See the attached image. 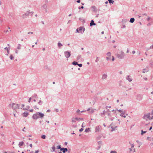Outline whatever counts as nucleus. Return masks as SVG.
<instances>
[{"label": "nucleus", "mask_w": 153, "mask_h": 153, "mask_svg": "<svg viewBox=\"0 0 153 153\" xmlns=\"http://www.w3.org/2000/svg\"><path fill=\"white\" fill-rule=\"evenodd\" d=\"M15 105V103H13L12 104H9V106L11 107L14 109H17L19 108L20 105L19 104H17L16 105V106L15 107H14V105Z\"/></svg>", "instance_id": "nucleus-1"}, {"label": "nucleus", "mask_w": 153, "mask_h": 153, "mask_svg": "<svg viewBox=\"0 0 153 153\" xmlns=\"http://www.w3.org/2000/svg\"><path fill=\"white\" fill-rule=\"evenodd\" d=\"M64 54L67 58H69L71 55V52L70 51H66L64 52Z\"/></svg>", "instance_id": "nucleus-2"}, {"label": "nucleus", "mask_w": 153, "mask_h": 153, "mask_svg": "<svg viewBox=\"0 0 153 153\" xmlns=\"http://www.w3.org/2000/svg\"><path fill=\"white\" fill-rule=\"evenodd\" d=\"M124 53L123 52L121 51L120 53L118 54L117 55V57L120 59H122L124 58Z\"/></svg>", "instance_id": "nucleus-3"}, {"label": "nucleus", "mask_w": 153, "mask_h": 153, "mask_svg": "<svg viewBox=\"0 0 153 153\" xmlns=\"http://www.w3.org/2000/svg\"><path fill=\"white\" fill-rule=\"evenodd\" d=\"M150 114L149 113H148L147 114H144L143 117V118L147 120L148 119L150 120Z\"/></svg>", "instance_id": "nucleus-4"}, {"label": "nucleus", "mask_w": 153, "mask_h": 153, "mask_svg": "<svg viewBox=\"0 0 153 153\" xmlns=\"http://www.w3.org/2000/svg\"><path fill=\"white\" fill-rule=\"evenodd\" d=\"M78 29L80 33H83L85 30V28L84 27H80L78 28Z\"/></svg>", "instance_id": "nucleus-5"}, {"label": "nucleus", "mask_w": 153, "mask_h": 153, "mask_svg": "<svg viewBox=\"0 0 153 153\" xmlns=\"http://www.w3.org/2000/svg\"><path fill=\"white\" fill-rule=\"evenodd\" d=\"M30 13V10H29V11H27L25 14H24L22 15L23 18H26V16H29V14Z\"/></svg>", "instance_id": "nucleus-6"}, {"label": "nucleus", "mask_w": 153, "mask_h": 153, "mask_svg": "<svg viewBox=\"0 0 153 153\" xmlns=\"http://www.w3.org/2000/svg\"><path fill=\"white\" fill-rule=\"evenodd\" d=\"M136 99L139 101L141 100L142 99V96L141 94H137L136 96Z\"/></svg>", "instance_id": "nucleus-7"}, {"label": "nucleus", "mask_w": 153, "mask_h": 153, "mask_svg": "<svg viewBox=\"0 0 153 153\" xmlns=\"http://www.w3.org/2000/svg\"><path fill=\"white\" fill-rule=\"evenodd\" d=\"M39 116V118L41 119L42 118L44 117V114L40 112H37Z\"/></svg>", "instance_id": "nucleus-8"}, {"label": "nucleus", "mask_w": 153, "mask_h": 153, "mask_svg": "<svg viewBox=\"0 0 153 153\" xmlns=\"http://www.w3.org/2000/svg\"><path fill=\"white\" fill-rule=\"evenodd\" d=\"M61 151H62L63 153H65L68 152V149L66 148H62L61 149Z\"/></svg>", "instance_id": "nucleus-9"}, {"label": "nucleus", "mask_w": 153, "mask_h": 153, "mask_svg": "<svg viewBox=\"0 0 153 153\" xmlns=\"http://www.w3.org/2000/svg\"><path fill=\"white\" fill-rule=\"evenodd\" d=\"M37 115H38L37 112L36 114H34L32 116V118H33V119L36 120H37Z\"/></svg>", "instance_id": "nucleus-10"}, {"label": "nucleus", "mask_w": 153, "mask_h": 153, "mask_svg": "<svg viewBox=\"0 0 153 153\" xmlns=\"http://www.w3.org/2000/svg\"><path fill=\"white\" fill-rule=\"evenodd\" d=\"M108 75L107 74H104L102 76V79H105L107 78Z\"/></svg>", "instance_id": "nucleus-11"}, {"label": "nucleus", "mask_w": 153, "mask_h": 153, "mask_svg": "<svg viewBox=\"0 0 153 153\" xmlns=\"http://www.w3.org/2000/svg\"><path fill=\"white\" fill-rule=\"evenodd\" d=\"M29 113L27 112L26 111L24 113H23L22 116L23 117H27Z\"/></svg>", "instance_id": "nucleus-12"}, {"label": "nucleus", "mask_w": 153, "mask_h": 153, "mask_svg": "<svg viewBox=\"0 0 153 153\" xmlns=\"http://www.w3.org/2000/svg\"><path fill=\"white\" fill-rule=\"evenodd\" d=\"M96 25V23H94V21L93 20H92L91 21V22L90 23V26L95 25Z\"/></svg>", "instance_id": "nucleus-13"}, {"label": "nucleus", "mask_w": 153, "mask_h": 153, "mask_svg": "<svg viewBox=\"0 0 153 153\" xmlns=\"http://www.w3.org/2000/svg\"><path fill=\"white\" fill-rule=\"evenodd\" d=\"M126 79L127 80H128L129 82H131L132 80V79L130 78H129V75L127 76L126 78Z\"/></svg>", "instance_id": "nucleus-14"}, {"label": "nucleus", "mask_w": 153, "mask_h": 153, "mask_svg": "<svg viewBox=\"0 0 153 153\" xmlns=\"http://www.w3.org/2000/svg\"><path fill=\"white\" fill-rule=\"evenodd\" d=\"M125 111L124 110V112L123 111V112L121 114H120V116L122 117H123L124 118L126 117V116L124 115L125 114Z\"/></svg>", "instance_id": "nucleus-15"}, {"label": "nucleus", "mask_w": 153, "mask_h": 153, "mask_svg": "<svg viewBox=\"0 0 153 153\" xmlns=\"http://www.w3.org/2000/svg\"><path fill=\"white\" fill-rule=\"evenodd\" d=\"M95 131L96 132L99 131L100 130L99 126H96L95 127Z\"/></svg>", "instance_id": "nucleus-16"}, {"label": "nucleus", "mask_w": 153, "mask_h": 153, "mask_svg": "<svg viewBox=\"0 0 153 153\" xmlns=\"http://www.w3.org/2000/svg\"><path fill=\"white\" fill-rule=\"evenodd\" d=\"M135 19L134 18H131L130 19L129 22L131 23H133Z\"/></svg>", "instance_id": "nucleus-17"}, {"label": "nucleus", "mask_w": 153, "mask_h": 153, "mask_svg": "<svg viewBox=\"0 0 153 153\" xmlns=\"http://www.w3.org/2000/svg\"><path fill=\"white\" fill-rule=\"evenodd\" d=\"M24 144V143L23 141L20 142L19 144V147L22 146Z\"/></svg>", "instance_id": "nucleus-18"}, {"label": "nucleus", "mask_w": 153, "mask_h": 153, "mask_svg": "<svg viewBox=\"0 0 153 153\" xmlns=\"http://www.w3.org/2000/svg\"><path fill=\"white\" fill-rule=\"evenodd\" d=\"M42 7L45 9V10H46V12H47V5L46 4H44L43 6H42Z\"/></svg>", "instance_id": "nucleus-19"}, {"label": "nucleus", "mask_w": 153, "mask_h": 153, "mask_svg": "<svg viewBox=\"0 0 153 153\" xmlns=\"http://www.w3.org/2000/svg\"><path fill=\"white\" fill-rule=\"evenodd\" d=\"M32 98H36L38 97H37V94H34L32 95Z\"/></svg>", "instance_id": "nucleus-20"}, {"label": "nucleus", "mask_w": 153, "mask_h": 153, "mask_svg": "<svg viewBox=\"0 0 153 153\" xmlns=\"http://www.w3.org/2000/svg\"><path fill=\"white\" fill-rule=\"evenodd\" d=\"M51 148H52V150H51V152H56V151L55 150V147L54 146H53Z\"/></svg>", "instance_id": "nucleus-21"}, {"label": "nucleus", "mask_w": 153, "mask_h": 153, "mask_svg": "<svg viewBox=\"0 0 153 153\" xmlns=\"http://www.w3.org/2000/svg\"><path fill=\"white\" fill-rule=\"evenodd\" d=\"M57 45L59 48H60V47L63 46V45L59 42H58Z\"/></svg>", "instance_id": "nucleus-22"}, {"label": "nucleus", "mask_w": 153, "mask_h": 153, "mask_svg": "<svg viewBox=\"0 0 153 153\" xmlns=\"http://www.w3.org/2000/svg\"><path fill=\"white\" fill-rule=\"evenodd\" d=\"M72 64L74 65H77L78 62L75 61H74L72 62Z\"/></svg>", "instance_id": "nucleus-23"}, {"label": "nucleus", "mask_w": 153, "mask_h": 153, "mask_svg": "<svg viewBox=\"0 0 153 153\" xmlns=\"http://www.w3.org/2000/svg\"><path fill=\"white\" fill-rule=\"evenodd\" d=\"M106 112H107L106 111H105V110H104L103 111V112L102 113H100V115H101V116L102 115H105V113Z\"/></svg>", "instance_id": "nucleus-24"}, {"label": "nucleus", "mask_w": 153, "mask_h": 153, "mask_svg": "<svg viewBox=\"0 0 153 153\" xmlns=\"http://www.w3.org/2000/svg\"><path fill=\"white\" fill-rule=\"evenodd\" d=\"M91 8L92 9V10L93 11H95L96 9V7L94 6H92L91 7Z\"/></svg>", "instance_id": "nucleus-25"}, {"label": "nucleus", "mask_w": 153, "mask_h": 153, "mask_svg": "<svg viewBox=\"0 0 153 153\" xmlns=\"http://www.w3.org/2000/svg\"><path fill=\"white\" fill-rule=\"evenodd\" d=\"M21 45L20 44L18 45V47H17V49L19 50L21 48Z\"/></svg>", "instance_id": "nucleus-26"}, {"label": "nucleus", "mask_w": 153, "mask_h": 153, "mask_svg": "<svg viewBox=\"0 0 153 153\" xmlns=\"http://www.w3.org/2000/svg\"><path fill=\"white\" fill-rule=\"evenodd\" d=\"M56 148L58 149H60V150L61 151L62 148L61 147V146L60 145H59L57 146Z\"/></svg>", "instance_id": "nucleus-27"}, {"label": "nucleus", "mask_w": 153, "mask_h": 153, "mask_svg": "<svg viewBox=\"0 0 153 153\" xmlns=\"http://www.w3.org/2000/svg\"><path fill=\"white\" fill-rule=\"evenodd\" d=\"M46 136L45 135H42L41 136V138L43 139L46 138Z\"/></svg>", "instance_id": "nucleus-28"}, {"label": "nucleus", "mask_w": 153, "mask_h": 153, "mask_svg": "<svg viewBox=\"0 0 153 153\" xmlns=\"http://www.w3.org/2000/svg\"><path fill=\"white\" fill-rule=\"evenodd\" d=\"M108 2L110 3V4H113L114 1L112 0H108Z\"/></svg>", "instance_id": "nucleus-29"}, {"label": "nucleus", "mask_w": 153, "mask_h": 153, "mask_svg": "<svg viewBox=\"0 0 153 153\" xmlns=\"http://www.w3.org/2000/svg\"><path fill=\"white\" fill-rule=\"evenodd\" d=\"M89 130H90L89 128H86L85 129V132H89Z\"/></svg>", "instance_id": "nucleus-30"}, {"label": "nucleus", "mask_w": 153, "mask_h": 153, "mask_svg": "<svg viewBox=\"0 0 153 153\" xmlns=\"http://www.w3.org/2000/svg\"><path fill=\"white\" fill-rule=\"evenodd\" d=\"M10 59L13 60V59L14 57V56L12 54H11L10 55Z\"/></svg>", "instance_id": "nucleus-31"}, {"label": "nucleus", "mask_w": 153, "mask_h": 153, "mask_svg": "<svg viewBox=\"0 0 153 153\" xmlns=\"http://www.w3.org/2000/svg\"><path fill=\"white\" fill-rule=\"evenodd\" d=\"M107 56H111V53L110 52H108L106 54Z\"/></svg>", "instance_id": "nucleus-32"}, {"label": "nucleus", "mask_w": 153, "mask_h": 153, "mask_svg": "<svg viewBox=\"0 0 153 153\" xmlns=\"http://www.w3.org/2000/svg\"><path fill=\"white\" fill-rule=\"evenodd\" d=\"M42 103H43V102L41 100H40L39 101V102H38V104L40 105H42Z\"/></svg>", "instance_id": "nucleus-33"}, {"label": "nucleus", "mask_w": 153, "mask_h": 153, "mask_svg": "<svg viewBox=\"0 0 153 153\" xmlns=\"http://www.w3.org/2000/svg\"><path fill=\"white\" fill-rule=\"evenodd\" d=\"M81 55H79L77 57V60H79L81 58Z\"/></svg>", "instance_id": "nucleus-34"}, {"label": "nucleus", "mask_w": 153, "mask_h": 153, "mask_svg": "<svg viewBox=\"0 0 153 153\" xmlns=\"http://www.w3.org/2000/svg\"><path fill=\"white\" fill-rule=\"evenodd\" d=\"M146 131H143V130H141V135H143L144 134L146 133Z\"/></svg>", "instance_id": "nucleus-35"}, {"label": "nucleus", "mask_w": 153, "mask_h": 153, "mask_svg": "<svg viewBox=\"0 0 153 153\" xmlns=\"http://www.w3.org/2000/svg\"><path fill=\"white\" fill-rule=\"evenodd\" d=\"M111 128L112 129V130H111V132H112L114 130H115V127H114L113 126H111Z\"/></svg>", "instance_id": "nucleus-36"}, {"label": "nucleus", "mask_w": 153, "mask_h": 153, "mask_svg": "<svg viewBox=\"0 0 153 153\" xmlns=\"http://www.w3.org/2000/svg\"><path fill=\"white\" fill-rule=\"evenodd\" d=\"M75 120H83V118H78L76 117L75 118Z\"/></svg>", "instance_id": "nucleus-37"}, {"label": "nucleus", "mask_w": 153, "mask_h": 153, "mask_svg": "<svg viewBox=\"0 0 153 153\" xmlns=\"http://www.w3.org/2000/svg\"><path fill=\"white\" fill-rule=\"evenodd\" d=\"M117 111H118L119 112L121 113H122L123 112V111L124 112V110L123 111V110H122L120 109H119V110L117 109Z\"/></svg>", "instance_id": "nucleus-38"}, {"label": "nucleus", "mask_w": 153, "mask_h": 153, "mask_svg": "<svg viewBox=\"0 0 153 153\" xmlns=\"http://www.w3.org/2000/svg\"><path fill=\"white\" fill-rule=\"evenodd\" d=\"M114 117H110V118H109V119H110L111 120V121H112L114 120Z\"/></svg>", "instance_id": "nucleus-39"}, {"label": "nucleus", "mask_w": 153, "mask_h": 153, "mask_svg": "<svg viewBox=\"0 0 153 153\" xmlns=\"http://www.w3.org/2000/svg\"><path fill=\"white\" fill-rule=\"evenodd\" d=\"M84 8V7L83 6H81V7L79 6L78 7V8L79 9H83Z\"/></svg>", "instance_id": "nucleus-40"}, {"label": "nucleus", "mask_w": 153, "mask_h": 153, "mask_svg": "<svg viewBox=\"0 0 153 153\" xmlns=\"http://www.w3.org/2000/svg\"><path fill=\"white\" fill-rule=\"evenodd\" d=\"M84 129L83 128H82L80 129H79V131L80 132H81Z\"/></svg>", "instance_id": "nucleus-41"}, {"label": "nucleus", "mask_w": 153, "mask_h": 153, "mask_svg": "<svg viewBox=\"0 0 153 153\" xmlns=\"http://www.w3.org/2000/svg\"><path fill=\"white\" fill-rule=\"evenodd\" d=\"M78 66L80 67H81L82 66V64H78L77 65Z\"/></svg>", "instance_id": "nucleus-42"}, {"label": "nucleus", "mask_w": 153, "mask_h": 153, "mask_svg": "<svg viewBox=\"0 0 153 153\" xmlns=\"http://www.w3.org/2000/svg\"><path fill=\"white\" fill-rule=\"evenodd\" d=\"M4 49L5 50H7H7H10V47H8V48H7V47H6V48H5Z\"/></svg>", "instance_id": "nucleus-43"}, {"label": "nucleus", "mask_w": 153, "mask_h": 153, "mask_svg": "<svg viewBox=\"0 0 153 153\" xmlns=\"http://www.w3.org/2000/svg\"><path fill=\"white\" fill-rule=\"evenodd\" d=\"M99 57H97V59H96L95 61V62H98V61H99V59H99Z\"/></svg>", "instance_id": "nucleus-44"}, {"label": "nucleus", "mask_w": 153, "mask_h": 153, "mask_svg": "<svg viewBox=\"0 0 153 153\" xmlns=\"http://www.w3.org/2000/svg\"><path fill=\"white\" fill-rule=\"evenodd\" d=\"M110 153H117L115 151H111L110 152Z\"/></svg>", "instance_id": "nucleus-45"}, {"label": "nucleus", "mask_w": 153, "mask_h": 153, "mask_svg": "<svg viewBox=\"0 0 153 153\" xmlns=\"http://www.w3.org/2000/svg\"><path fill=\"white\" fill-rule=\"evenodd\" d=\"M72 122L73 123H75L76 122V120L75 119H73V118L72 119Z\"/></svg>", "instance_id": "nucleus-46"}, {"label": "nucleus", "mask_w": 153, "mask_h": 153, "mask_svg": "<svg viewBox=\"0 0 153 153\" xmlns=\"http://www.w3.org/2000/svg\"><path fill=\"white\" fill-rule=\"evenodd\" d=\"M106 59L107 61H109L110 60V58L108 57H106Z\"/></svg>", "instance_id": "nucleus-47"}, {"label": "nucleus", "mask_w": 153, "mask_h": 153, "mask_svg": "<svg viewBox=\"0 0 153 153\" xmlns=\"http://www.w3.org/2000/svg\"><path fill=\"white\" fill-rule=\"evenodd\" d=\"M32 98V97H30L29 98V100L28 101V102H30Z\"/></svg>", "instance_id": "nucleus-48"}, {"label": "nucleus", "mask_w": 153, "mask_h": 153, "mask_svg": "<svg viewBox=\"0 0 153 153\" xmlns=\"http://www.w3.org/2000/svg\"><path fill=\"white\" fill-rule=\"evenodd\" d=\"M98 143L99 145H100L102 143V142L101 141H98Z\"/></svg>", "instance_id": "nucleus-49"}, {"label": "nucleus", "mask_w": 153, "mask_h": 153, "mask_svg": "<svg viewBox=\"0 0 153 153\" xmlns=\"http://www.w3.org/2000/svg\"><path fill=\"white\" fill-rule=\"evenodd\" d=\"M76 33H80V32L79 31L78 28H77L76 29Z\"/></svg>", "instance_id": "nucleus-50"}, {"label": "nucleus", "mask_w": 153, "mask_h": 153, "mask_svg": "<svg viewBox=\"0 0 153 153\" xmlns=\"http://www.w3.org/2000/svg\"><path fill=\"white\" fill-rule=\"evenodd\" d=\"M94 112V109H92L91 110V111H90V112L91 113H93Z\"/></svg>", "instance_id": "nucleus-51"}, {"label": "nucleus", "mask_w": 153, "mask_h": 153, "mask_svg": "<svg viewBox=\"0 0 153 153\" xmlns=\"http://www.w3.org/2000/svg\"><path fill=\"white\" fill-rule=\"evenodd\" d=\"M128 21V20L126 19H123V21H122V22H126V21Z\"/></svg>", "instance_id": "nucleus-52"}, {"label": "nucleus", "mask_w": 153, "mask_h": 153, "mask_svg": "<svg viewBox=\"0 0 153 153\" xmlns=\"http://www.w3.org/2000/svg\"><path fill=\"white\" fill-rule=\"evenodd\" d=\"M107 109V111H107V112H108V113H110L111 111L110 110H109L108 109Z\"/></svg>", "instance_id": "nucleus-53"}, {"label": "nucleus", "mask_w": 153, "mask_h": 153, "mask_svg": "<svg viewBox=\"0 0 153 153\" xmlns=\"http://www.w3.org/2000/svg\"><path fill=\"white\" fill-rule=\"evenodd\" d=\"M100 147H101V146H98L97 147V150H99L100 149Z\"/></svg>", "instance_id": "nucleus-54"}, {"label": "nucleus", "mask_w": 153, "mask_h": 153, "mask_svg": "<svg viewBox=\"0 0 153 153\" xmlns=\"http://www.w3.org/2000/svg\"><path fill=\"white\" fill-rule=\"evenodd\" d=\"M33 108H34V109H36H36H39V108L37 107V106H36V105H35V106H34Z\"/></svg>", "instance_id": "nucleus-55"}, {"label": "nucleus", "mask_w": 153, "mask_h": 153, "mask_svg": "<svg viewBox=\"0 0 153 153\" xmlns=\"http://www.w3.org/2000/svg\"><path fill=\"white\" fill-rule=\"evenodd\" d=\"M150 19V17H148L147 19V20L148 21H149Z\"/></svg>", "instance_id": "nucleus-56"}, {"label": "nucleus", "mask_w": 153, "mask_h": 153, "mask_svg": "<svg viewBox=\"0 0 153 153\" xmlns=\"http://www.w3.org/2000/svg\"><path fill=\"white\" fill-rule=\"evenodd\" d=\"M100 138H101L100 137H97V140H100Z\"/></svg>", "instance_id": "nucleus-57"}, {"label": "nucleus", "mask_w": 153, "mask_h": 153, "mask_svg": "<svg viewBox=\"0 0 153 153\" xmlns=\"http://www.w3.org/2000/svg\"><path fill=\"white\" fill-rule=\"evenodd\" d=\"M111 114L110 113H108V116L109 117H111Z\"/></svg>", "instance_id": "nucleus-58"}, {"label": "nucleus", "mask_w": 153, "mask_h": 153, "mask_svg": "<svg viewBox=\"0 0 153 153\" xmlns=\"http://www.w3.org/2000/svg\"><path fill=\"white\" fill-rule=\"evenodd\" d=\"M112 61H114V56H112Z\"/></svg>", "instance_id": "nucleus-59"}, {"label": "nucleus", "mask_w": 153, "mask_h": 153, "mask_svg": "<svg viewBox=\"0 0 153 153\" xmlns=\"http://www.w3.org/2000/svg\"><path fill=\"white\" fill-rule=\"evenodd\" d=\"M111 111L114 112V113H116V111L114 110H112Z\"/></svg>", "instance_id": "nucleus-60"}, {"label": "nucleus", "mask_w": 153, "mask_h": 153, "mask_svg": "<svg viewBox=\"0 0 153 153\" xmlns=\"http://www.w3.org/2000/svg\"><path fill=\"white\" fill-rule=\"evenodd\" d=\"M122 28H125L126 27V26L125 25H123V26L121 27Z\"/></svg>", "instance_id": "nucleus-61"}, {"label": "nucleus", "mask_w": 153, "mask_h": 153, "mask_svg": "<svg viewBox=\"0 0 153 153\" xmlns=\"http://www.w3.org/2000/svg\"><path fill=\"white\" fill-rule=\"evenodd\" d=\"M55 111L56 112H58L59 110L58 109L56 108L55 110Z\"/></svg>", "instance_id": "nucleus-62"}, {"label": "nucleus", "mask_w": 153, "mask_h": 153, "mask_svg": "<svg viewBox=\"0 0 153 153\" xmlns=\"http://www.w3.org/2000/svg\"><path fill=\"white\" fill-rule=\"evenodd\" d=\"M39 152V150H37L35 151V153H38Z\"/></svg>", "instance_id": "nucleus-63"}, {"label": "nucleus", "mask_w": 153, "mask_h": 153, "mask_svg": "<svg viewBox=\"0 0 153 153\" xmlns=\"http://www.w3.org/2000/svg\"><path fill=\"white\" fill-rule=\"evenodd\" d=\"M29 111H30V112H33V109H31L30 110H29Z\"/></svg>", "instance_id": "nucleus-64"}]
</instances>
